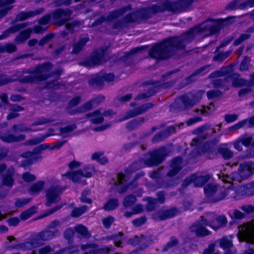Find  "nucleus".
<instances>
[{"label":"nucleus","instance_id":"nucleus-49","mask_svg":"<svg viewBox=\"0 0 254 254\" xmlns=\"http://www.w3.org/2000/svg\"><path fill=\"white\" fill-rule=\"evenodd\" d=\"M218 152L225 160L230 159L234 155L233 152L227 147H220L218 149Z\"/></svg>","mask_w":254,"mask_h":254},{"label":"nucleus","instance_id":"nucleus-50","mask_svg":"<svg viewBox=\"0 0 254 254\" xmlns=\"http://www.w3.org/2000/svg\"><path fill=\"white\" fill-rule=\"evenodd\" d=\"M232 78V85L234 87H241L245 85L248 86V80L243 78L234 77L231 76Z\"/></svg>","mask_w":254,"mask_h":254},{"label":"nucleus","instance_id":"nucleus-34","mask_svg":"<svg viewBox=\"0 0 254 254\" xmlns=\"http://www.w3.org/2000/svg\"><path fill=\"white\" fill-rule=\"evenodd\" d=\"M119 200L117 198L109 199L103 205L102 209L106 211H110L116 209L119 206Z\"/></svg>","mask_w":254,"mask_h":254},{"label":"nucleus","instance_id":"nucleus-56","mask_svg":"<svg viewBox=\"0 0 254 254\" xmlns=\"http://www.w3.org/2000/svg\"><path fill=\"white\" fill-rule=\"evenodd\" d=\"M145 174V172L142 171H140L135 174V176L133 177L132 180L131 181H130V184H132L133 189H135L136 187H137L138 185L137 181L141 177L144 176Z\"/></svg>","mask_w":254,"mask_h":254},{"label":"nucleus","instance_id":"nucleus-44","mask_svg":"<svg viewBox=\"0 0 254 254\" xmlns=\"http://www.w3.org/2000/svg\"><path fill=\"white\" fill-rule=\"evenodd\" d=\"M89 84L91 86L99 87L104 84L102 75H97L88 80Z\"/></svg>","mask_w":254,"mask_h":254},{"label":"nucleus","instance_id":"nucleus-46","mask_svg":"<svg viewBox=\"0 0 254 254\" xmlns=\"http://www.w3.org/2000/svg\"><path fill=\"white\" fill-rule=\"evenodd\" d=\"M49 136V134H46L42 135L40 136L37 137L32 139H28L26 140L25 144L28 145H34L38 144L44 141Z\"/></svg>","mask_w":254,"mask_h":254},{"label":"nucleus","instance_id":"nucleus-48","mask_svg":"<svg viewBox=\"0 0 254 254\" xmlns=\"http://www.w3.org/2000/svg\"><path fill=\"white\" fill-rule=\"evenodd\" d=\"M178 99L186 109L189 107H192L194 104L193 101L190 99L188 96L185 94L180 96Z\"/></svg>","mask_w":254,"mask_h":254},{"label":"nucleus","instance_id":"nucleus-55","mask_svg":"<svg viewBox=\"0 0 254 254\" xmlns=\"http://www.w3.org/2000/svg\"><path fill=\"white\" fill-rule=\"evenodd\" d=\"M73 248L74 246H69L55 252L54 254H64L65 253H67V254H74L77 253L76 250H71Z\"/></svg>","mask_w":254,"mask_h":254},{"label":"nucleus","instance_id":"nucleus-9","mask_svg":"<svg viewBox=\"0 0 254 254\" xmlns=\"http://www.w3.org/2000/svg\"><path fill=\"white\" fill-rule=\"evenodd\" d=\"M70 13L71 11L67 9L58 8L53 11L51 15L55 25L59 27L64 25L69 21V19L63 18V16H66Z\"/></svg>","mask_w":254,"mask_h":254},{"label":"nucleus","instance_id":"nucleus-59","mask_svg":"<svg viewBox=\"0 0 254 254\" xmlns=\"http://www.w3.org/2000/svg\"><path fill=\"white\" fill-rule=\"evenodd\" d=\"M81 101V97L80 96H76L70 99L67 106V109H70L73 107L77 106Z\"/></svg>","mask_w":254,"mask_h":254},{"label":"nucleus","instance_id":"nucleus-36","mask_svg":"<svg viewBox=\"0 0 254 254\" xmlns=\"http://www.w3.org/2000/svg\"><path fill=\"white\" fill-rule=\"evenodd\" d=\"M147 47V46H141L133 48L130 51L126 52L124 56L121 57V60L123 62H126L130 58L131 56L145 50Z\"/></svg>","mask_w":254,"mask_h":254},{"label":"nucleus","instance_id":"nucleus-6","mask_svg":"<svg viewBox=\"0 0 254 254\" xmlns=\"http://www.w3.org/2000/svg\"><path fill=\"white\" fill-rule=\"evenodd\" d=\"M194 0H177L174 1L166 0L164 6L166 10L173 13L185 11L192 5Z\"/></svg>","mask_w":254,"mask_h":254},{"label":"nucleus","instance_id":"nucleus-22","mask_svg":"<svg viewBox=\"0 0 254 254\" xmlns=\"http://www.w3.org/2000/svg\"><path fill=\"white\" fill-rule=\"evenodd\" d=\"M28 22H23L12 25L6 30H4L2 34L0 35V40L8 37L11 34L16 33L21 29L28 26Z\"/></svg>","mask_w":254,"mask_h":254},{"label":"nucleus","instance_id":"nucleus-54","mask_svg":"<svg viewBox=\"0 0 254 254\" xmlns=\"http://www.w3.org/2000/svg\"><path fill=\"white\" fill-rule=\"evenodd\" d=\"M62 207L63 205L62 204L57 205L55 207H52V208L49 210H47L44 213L41 214L40 216H38V219H41L46 216H48L54 213V212L57 211L58 210H60Z\"/></svg>","mask_w":254,"mask_h":254},{"label":"nucleus","instance_id":"nucleus-23","mask_svg":"<svg viewBox=\"0 0 254 254\" xmlns=\"http://www.w3.org/2000/svg\"><path fill=\"white\" fill-rule=\"evenodd\" d=\"M94 105L93 100H90L86 102L82 106L69 111L68 114L70 115L73 116L76 114L85 113L92 110Z\"/></svg>","mask_w":254,"mask_h":254},{"label":"nucleus","instance_id":"nucleus-16","mask_svg":"<svg viewBox=\"0 0 254 254\" xmlns=\"http://www.w3.org/2000/svg\"><path fill=\"white\" fill-rule=\"evenodd\" d=\"M240 176L243 180L251 176L254 172V163L253 162L241 163L238 169Z\"/></svg>","mask_w":254,"mask_h":254},{"label":"nucleus","instance_id":"nucleus-58","mask_svg":"<svg viewBox=\"0 0 254 254\" xmlns=\"http://www.w3.org/2000/svg\"><path fill=\"white\" fill-rule=\"evenodd\" d=\"M251 37V35L249 34H240L239 37L235 40L233 43L234 46H238L240 45L244 41L249 39Z\"/></svg>","mask_w":254,"mask_h":254},{"label":"nucleus","instance_id":"nucleus-29","mask_svg":"<svg viewBox=\"0 0 254 254\" xmlns=\"http://www.w3.org/2000/svg\"><path fill=\"white\" fill-rule=\"evenodd\" d=\"M101 115V110L100 109H97L93 111V112L86 114V117L87 118L96 117L94 118L91 119L90 120V122L93 124L97 125L101 124L104 121V118Z\"/></svg>","mask_w":254,"mask_h":254},{"label":"nucleus","instance_id":"nucleus-52","mask_svg":"<svg viewBox=\"0 0 254 254\" xmlns=\"http://www.w3.org/2000/svg\"><path fill=\"white\" fill-rule=\"evenodd\" d=\"M10 130L14 133H17L19 132L30 131L31 130V128L24 127L21 124H14L12 126Z\"/></svg>","mask_w":254,"mask_h":254},{"label":"nucleus","instance_id":"nucleus-27","mask_svg":"<svg viewBox=\"0 0 254 254\" xmlns=\"http://www.w3.org/2000/svg\"><path fill=\"white\" fill-rule=\"evenodd\" d=\"M150 84L154 86L152 87L148 88L147 91L149 97L155 95L162 87H168L169 82H167L163 83H160V81L159 80H156L150 82Z\"/></svg>","mask_w":254,"mask_h":254},{"label":"nucleus","instance_id":"nucleus-47","mask_svg":"<svg viewBox=\"0 0 254 254\" xmlns=\"http://www.w3.org/2000/svg\"><path fill=\"white\" fill-rule=\"evenodd\" d=\"M81 24L80 21L74 20L70 22L65 23V28L70 34H73L75 31V28L79 27Z\"/></svg>","mask_w":254,"mask_h":254},{"label":"nucleus","instance_id":"nucleus-43","mask_svg":"<svg viewBox=\"0 0 254 254\" xmlns=\"http://www.w3.org/2000/svg\"><path fill=\"white\" fill-rule=\"evenodd\" d=\"M136 201V196L133 194H129L125 197L123 204L125 207L127 208L133 205Z\"/></svg>","mask_w":254,"mask_h":254},{"label":"nucleus","instance_id":"nucleus-3","mask_svg":"<svg viewBox=\"0 0 254 254\" xmlns=\"http://www.w3.org/2000/svg\"><path fill=\"white\" fill-rule=\"evenodd\" d=\"M169 152L166 146H162L159 148L149 151L147 153L148 158H142L134 161L131 166L140 168L156 167L162 164L168 155Z\"/></svg>","mask_w":254,"mask_h":254},{"label":"nucleus","instance_id":"nucleus-40","mask_svg":"<svg viewBox=\"0 0 254 254\" xmlns=\"http://www.w3.org/2000/svg\"><path fill=\"white\" fill-rule=\"evenodd\" d=\"M87 210L88 206L85 205L78 207H75L72 210L70 215L73 218H78L84 214Z\"/></svg>","mask_w":254,"mask_h":254},{"label":"nucleus","instance_id":"nucleus-26","mask_svg":"<svg viewBox=\"0 0 254 254\" xmlns=\"http://www.w3.org/2000/svg\"><path fill=\"white\" fill-rule=\"evenodd\" d=\"M13 175V169H8L6 171V173L1 176L2 184L4 186H6L9 188L12 187L14 183Z\"/></svg>","mask_w":254,"mask_h":254},{"label":"nucleus","instance_id":"nucleus-45","mask_svg":"<svg viewBox=\"0 0 254 254\" xmlns=\"http://www.w3.org/2000/svg\"><path fill=\"white\" fill-rule=\"evenodd\" d=\"M147 201V203L145 205V210L147 212H151L154 211L156 207L157 204L156 201V198L148 196L146 198Z\"/></svg>","mask_w":254,"mask_h":254},{"label":"nucleus","instance_id":"nucleus-32","mask_svg":"<svg viewBox=\"0 0 254 254\" xmlns=\"http://www.w3.org/2000/svg\"><path fill=\"white\" fill-rule=\"evenodd\" d=\"M26 138L24 134H19L16 136L13 134L4 135L3 142L6 143L17 142L24 140Z\"/></svg>","mask_w":254,"mask_h":254},{"label":"nucleus","instance_id":"nucleus-19","mask_svg":"<svg viewBox=\"0 0 254 254\" xmlns=\"http://www.w3.org/2000/svg\"><path fill=\"white\" fill-rule=\"evenodd\" d=\"M148 240L145 236L141 235L140 236H135L128 240V244L133 246H138L137 250L143 251L149 246Z\"/></svg>","mask_w":254,"mask_h":254},{"label":"nucleus","instance_id":"nucleus-4","mask_svg":"<svg viewBox=\"0 0 254 254\" xmlns=\"http://www.w3.org/2000/svg\"><path fill=\"white\" fill-rule=\"evenodd\" d=\"M49 63H43L37 64L34 70H29L27 72L34 74V75H27L21 77H19L18 81L20 83L23 84L32 83L36 81H43L45 77L42 74V72L49 70L50 66Z\"/></svg>","mask_w":254,"mask_h":254},{"label":"nucleus","instance_id":"nucleus-63","mask_svg":"<svg viewBox=\"0 0 254 254\" xmlns=\"http://www.w3.org/2000/svg\"><path fill=\"white\" fill-rule=\"evenodd\" d=\"M253 138L251 136L244 135L240 138L242 144L246 147L250 146L253 142Z\"/></svg>","mask_w":254,"mask_h":254},{"label":"nucleus","instance_id":"nucleus-1","mask_svg":"<svg viewBox=\"0 0 254 254\" xmlns=\"http://www.w3.org/2000/svg\"><path fill=\"white\" fill-rule=\"evenodd\" d=\"M204 31L200 25L194 26L180 36H170L156 43L149 49L148 55L157 61H164L171 58L175 52L184 50L186 43L191 42L196 34Z\"/></svg>","mask_w":254,"mask_h":254},{"label":"nucleus","instance_id":"nucleus-11","mask_svg":"<svg viewBox=\"0 0 254 254\" xmlns=\"http://www.w3.org/2000/svg\"><path fill=\"white\" fill-rule=\"evenodd\" d=\"M153 106L154 104L150 102L142 104L134 110H130L127 112L123 117L118 120V122H121L137 115H141L147 111Z\"/></svg>","mask_w":254,"mask_h":254},{"label":"nucleus","instance_id":"nucleus-12","mask_svg":"<svg viewBox=\"0 0 254 254\" xmlns=\"http://www.w3.org/2000/svg\"><path fill=\"white\" fill-rule=\"evenodd\" d=\"M183 158L181 156L174 157L170 161L169 170L167 173V176L174 177L176 176L183 169Z\"/></svg>","mask_w":254,"mask_h":254},{"label":"nucleus","instance_id":"nucleus-39","mask_svg":"<svg viewBox=\"0 0 254 254\" xmlns=\"http://www.w3.org/2000/svg\"><path fill=\"white\" fill-rule=\"evenodd\" d=\"M37 207L36 206H32L20 214V218L22 220H26L32 215L37 212Z\"/></svg>","mask_w":254,"mask_h":254},{"label":"nucleus","instance_id":"nucleus-24","mask_svg":"<svg viewBox=\"0 0 254 254\" xmlns=\"http://www.w3.org/2000/svg\"><path fill=\"white\" fill-rule=\"evenodd\" d=\"M46 196L47 201L46 205L50 207L53 203H55L58 201L57 198L58 194L57 190L56 188H51L46 191Z\"/></svg>","mask_w":254,"mask_h":254},{"label":"nucleus","instance_id":"nucleus-37","mask_svg":"<svg viewBox=\"0 0 254 254\" xmlns=\"http://www.w3.org/2000/svg\"><path fill=\"white\" fill-rule=\"evenodd\" d=\"M44 63H49L51 64L49 70L42 72V74L45 77L44 81L47 80L49 78L54 76V75L60 76L62 73L63 70L61 68H57L53 71H51L53 66L52 64L50 62H45Z\"/></svg>","mask_w":254,"mask_h":254},{"label":"nucleus","instance_id":"nucleus-51","mask_svg":"<svg viewBox=\"0 0 254 254\" xmlns=\"http://www.w3.org/2000/svg\"><path fill=\"white\" fill-rule=\"evenodd\" d=\"M17 50V47L15 45L12 43H8L0 48V51L1 52H6L7 53H12L16 52Z\"/></svg>","mask_w":254,"mask_h":254},{"label":"nucleus","instance_id":"nucleus-10","mask_svg":"<svg viewBox=\"0 0 254 254\" xmlns=\"http://www.w3.org/2000/svg\"><path fill=\"white\" fill-rule=\"evenodd\" d=\"M153 106L154 104L150 102L142 104L134 110H130L127 112L123 117L118 120V122H121L137 115H141L147 111Z\"/></svg>","mask_w":254,"mask_h":254},{"label":"nucleus","instance_id":"nucleus-64","mask_svg":"<svg viewBox=\"0 0 254 254\" xmlns=\"http://www.w3.org/2000/svg\"><path fill=\"white\" fill-rule=\"evenodd\" d=\"M167 137L164 131H161L154 135L152 138V142L153 143L159 142Z\"/></svg>","mask_w":254,"mask_h":254},{"label":"nucleus","instance_id":"nucleus-17","mask_svg":"<svg viewBox=\"0 0 254 254\" xmlns=\"http://www.w3.org/2000/svg\"><path fill=\"white\" fill-rule=\"evenodd\" d=\"M44 10L43 8H39L33 11H20L16 15L15 18L11 22V24H14L18 21H22L31 17L39 15L43 12Z\"/></svg>","mask_w":254,"mask_h":254},{"label":"nucleus","instance_id":"nucleus-38","mask_svg":"<svg viewBox=\"0 0 254 254\" xmlns=\"http://www.w3.org/2000/svg\"><path fill=\"white\" fill-rule=\"evenodd\" d=\"M45 184L44 181H39L32 185L28 191L31 194L39 193L43 189Z\"/></svg>","mask_w":254,"mask_h":254},{"label":"nucleus","instance_id":"nucleus-15","mask_svg":"<svg viewBox=\"0 0 254 254\" xmlns=\"http://www.w3.org/2000/svg\"><path fill=\"white\" fill-rule=\"evenodd\" d=\"M62 176L63 178L65 177L74 183H79L82 177L85 178H91L90 172L84 173L82 169H78L73 171H68L65 173L62 174Z\"/></svg>","mask_w":254,"mask_h":254},{"label":"nucleus","instance_id":"nucleus-42","mask_svg":"<svg viewBox=\"0 0 254 254\" xmlns=\"http://www.w3.org/2000/svg\"><path fill=\"white\" fill-rule=\"evenodd\" d=\"M74 231L83 237H89L90 233L87 228L83 224H78L74 227Z\"/></svg>","mask_w":254,"mask_h":254},{"label":"nucleus","instance_id":"nucleus-61","mask_svg":"<svg viewBox=\"0 0 254 254\" xmlns=\"http://www.w3.org/2000/svg\"><path fill=\"white\" fill-rule=\"evenodd\" d=\"M232 246V242L227 238H223L220 240V247L224 250L229 249Z\"/></svg>","mask_w":254,"mask_h":254},{"label":"nucleus","instance_id":"nucleus-60","mask_svg":"<svg viewBox=\"0 0 254 254\" xmlns=\"http://www.w3.org/2000/svg\"><path fill=\"white\" fill-rule=\"evenodd\" d=\"M207 97L209 100L219 97L222 95V92L220 90H210L207 92Z\"/></svg>","mask_w":254,"mask_h":254},{"label":"nucleus","instance_id":"nucleus-21","mask_svg":"<svg viewBox=\"0 0 254 254\" xmlns=\"http://www.w3.org/2000/svg\"><path fill=\"white\" fill-rule=\"evenodd\" d=\"M219 139L214 137L207 141L204 142L199 147L197 148V153L198 155L205 153L208 151H212L219 143Z\"/></svg>","mask_w":254,"mask_h":254},{"label":"nucleus","instance_id":"nucleus-8","mask_svg":"<svg viewBox=\"0 0 254 254\" xmlns=\"http://www.w3.org/2000/svg\"><path fill=\"white\" fill-rule=\"evenodd\" d=\"M254 181L243 185L238 186L235 189L234 198L236 200H240L244 197L254 194Z\"/></svg>","mask_w":254,"mask_h":254},{"label":"nucleus","instance_id":"nucleus-62","mask_svg":"<svg viewBox=\"0 0 254 254\" xmlns=\"http://www.w3.org/2000/svg\"><path fill=\"white\" fill-rule=\"evenodd\" d=\"M147 221V218L145 216H142L139 218L133 219L132 221V224L136 227H140L144 224Z\"/></svg>","mask_w":254,"mask_h":254},{"label":"nucleus","instance_id":"nucleus-13","mask_svg":"<svg viewBox=\"0 0 254 254\" xmlns=\"http://www.w3.org/2000/svg\"><path fill=\"white\" fill-rule=\"evenodd\" d=\"M104 58L103 53L97 51L93 52L91 55L85 60L81 62L80 64L86 67H92L95 65H99L102 63Z\"/></svg>","mask_w":254,"mask_h":254},{"label":"nucleus","instance_id":"nucleus-14","mask_svg":"<svg viewBox=\"0 0 254 254\" xmlns=\"http://www.w3.org/2000/svg\"><path fill=\"white\" fill-rule=\"evenodd\" d=\"M178 212L176 207H172L164 210H159L152 214L151 218L155 220L163 221L174 217Z\"/></svg>","mask_w":254,"mask_h":254},{"label":"nucleus","instance_id":"nucleus-18","mask_svg":"<svg viewBox=\"0 0 254 254\" xmlns=\"http://www.w3.org/2000/svg\"><path fill=\"white\" fill-rule=\"evenodd\" d=\"M191 232L194 233L197 237H203L209 236L211 232L208 229L202 226L199 221H196L190 227Z\"/></svg>","mask_w":254,"mask_h":254},{"label":"nucleus","instance_id":"nucleus-41","mask_svg":"<svg viewBox=\"0 0 254 254\" xmlns=\"http://www.w3.org/2000/svg\"><path fill=\"white\" fill-rule=\"evenodd\" d=\"M179 243V240L175 236H172L169 241L162 248V252H167L169 249L178 246Z\"/></svg>","mask_w":254,"mask_h":254},{"label":"nucleus","instance_id":"nucleus-35","mask_svg":"<svg viewBox=\"0 0 254 254\" xmlns=\"http://www.w3.org/2000/svg\"><path fill=\"white\" fill-rule=\"evenodd\" d=\"M144 122V118L141 117L137 119H134L126 124V128L130 131L137 128Z\"/></svg>","mask_w":254,"mask_h":254},{"label":"nucleus","instance_id":"nucleus-7","mask_svg":"<svg viewBox=\"0 0 254 254\" xmlns=\"http://www.w3.org/2000/svg\"><path fill=\"white\" fill-rule=\"evenodd\" d=\"M166 9L164 6V2L161 5L153 4L148 7H144L137 11L138 17L141 19L147 20L151 18L152 14L166 11Z\"/></svg>","mask_w":254,"mask_h":254},{"label":"nucleus","instance_id":"nucleus-25","mask_svg":"<svg viewBox=\"0 0 254 254\" xmlns=\"http://www.w3.org/2000/svg\"><path fill=\"white\" fill-rule=\"evenodd\" d=\"M89 40V38L88 36L80 37L78 41L73 45L71 54L73 55L79 54L83 50Z\"/></svg>","mask_w":254,"mask_h":254},{"label":"nucleus","instance_id":"nucleus-33","mask_svg":"<svg viewBox=\"0 0 254 254\" xmlns=\"http://www.w3.org/2000/svg\"><path fill=\"white\" fill-rule=\"evenodd\" d=\"M114 250V248L105 246L100 248L90 250L84 253V254H110Z\"/></svg>","mask_w":254,"mask_h":254},{"label":"nucleus","instance_id":"nucleus-53","mask_svg":"<svg viewBox=\"0 0 254 254\" xmlns=\"http://www.w3.org/2000/svg\"><path fill=\"white\" fill-rule=\"evenodd\" d=\"M31 200V198H17L14 202V206L16 208H21L26 205Z\"/></svg>","mask_w":254,"mask_h":254},{"label":"nucleus","instance_id":"nucleus-28","mask_svg":"<svg viewBox=\"0 0 254 254\" xmlns=\"http://www.w3.org/2000/svg\"><path fill=\"white\" fill-rule=\"evenodd\" d=\"M130 8V5L123 6L119 9L111 11L106 17L107 21L111 22L124 14Z\"/></svg>","mask_w":254,"mask_h":254},{"label":"nucleus","instance_id":"nucleus-20","mask_svg":"<svg viewBox=\"0 0 254 254\" xmlns=\"http://www.w3.org/2000/svg\"><path fill=\"white\" fill-rule=\"evenodd\" d=\"M149 177L156 181L158 188H169L175 186L171 180H162L159 182L158 181L160 179L161 176L160 172L158 170L152 172L149 175Z\"/></svg>","mask_w":254,"mask_h":254},{"label":"nucleus","instance_id":"nucleus-2","mask_svg":"<svg viewBox=\"0 0 254 254\" xmlns=\"http://www.w3.org/2000/svg\"><path fill=\"white\" fill-rule=\"evenodd\" d=\"M60 234V231L58 229L54 231L43 230L38 233L31 234L28 241L13 245L11 248L12 249L20 248L24 250H30L37 248L43 246L45 241L51 240L58 236Z\"/></svg>","mask_w":254,"mask_h":254},{"label":"nucleus","instance_id":"nucleus-30","mask_svg":"<svg viewBox=\"0 0 254 254\" xmlns=\"http://www.w3.org/2000/svg\"><path fill=\"white\" fill-rule=\"evenodd\" d=\"M108 240H112L116 247L119 248L123 247V244L125 241L124 235L122 232L115 234L109 236L107 238Z\"/></svg>","mask_w":254,"mask_h":254},{"label":"nucleus","instance_id":"nucleus-31","mask_svg":"<svg viewBox=\"0 0 254 254\" xmlns=\"http://www.w3.org/2000/svg\"><path fill=\"white\" fill-rule=\"evenodd\" d=\"M193 183L195 187H201L208 182L210 179L208 175L203 176H197L195 174H192Z\"/></svg>","mask_w":254,"mask_h":254},{"label":"nucleus","instance_id":"nucleus-57","mask_svg":"<svg viewBox=\"0 0 254 254\" xmlns=\"http://www.w3.org/2000/svg\"><path fill=\"white\" fill-rule=\"evenodd\" d=\"M73 234L74 231L70 228H67L64 233V237L67 240L69 244L71 243L73 241Z\"/></svg>","mask_w":254,"mask_h":254},{"label":"nucleus","instance_id":"nucleus-5","mask_svg":"<svg viewBox=\"0 0 254 254\" xmlns=\"http://www.w3.org/2000/svg\"><path fill=\"white\" fill-rule=\"evenodd\" d=\"M230 187L227 188H223L215 195L217 191V186L215 184L209 183L204 187V192L208 200L212 203H216L224 198L228 195V191Z\"/></svg>","mask_w":254,"mask_h":254}]
</instances>
